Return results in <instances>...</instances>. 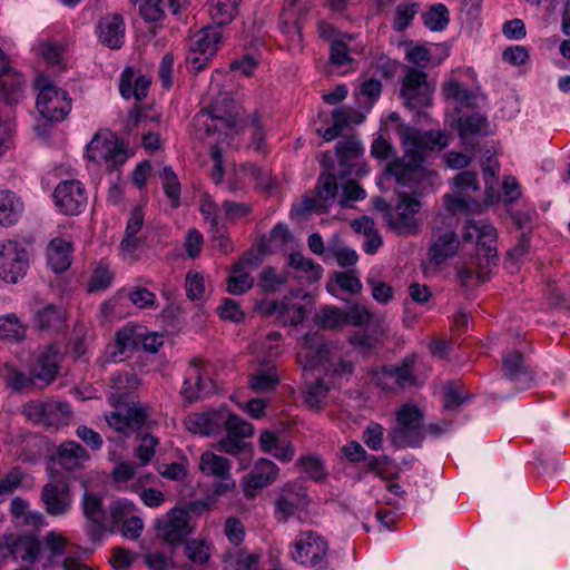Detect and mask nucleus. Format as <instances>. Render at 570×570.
Wrapping results in <instances>:
<instances>
[{
    "label": "nucleus",
    "mask_w": 570,
    "mask_h": 570,
    "mask_svg": "<svg viewBox=\"0 0 570 570\" xmlns=\"http://www.w3.org/2000/svg\"><path fill=\"white\" fill-rule=\"evenodd\" d=\"M448 144V135L442 131L431 130L415 137L412 147L406 149L403 157L387 164L385 176L393 177L397 185L404 187H413L424 180L430 181L436 174L424 168V149L443 148Z\"/></svg>",
    "instance_id": "obj_1"
},
{
    "label": "nucleus",
    "mask_w": 570,
    "mask_h": 570,
    "mask_svg": "<svg viewBox=\"0 0 570 570\" xmlns=\"http://www.w3.org/2000/svg\"><path fill=\"white\" fill-rule=\"evenodd\" d=\"M497 229L485 220L468 219L462 230V237L465 242L475 239L476 243V265L478 273L470 267H461L458 271V277L463 287L487 281L491 268L497 266Z\"/></svg>",
    "instance_id": "obj_2"
},
{
    "label": "nucleus",
    "mask_w": 570,
    "mask_h": 570,
    "mask_svg": "<svg viewBox=\"0 0 570 570\" xmlns=\"http://www.w3.org/2000/svg\"><path fill=\"white\" fill-rule=\"evenodd\" d=\"M387 439L397 449L422 446L425 439L424 412L415 403L402 404L395 412V423L389 429Z\"/></svg>",
    "instance_id": "obj_3"
},
{
    "label": "nucleus",
    "mask_w": 570,
    "mask_h": 570,
    "mask_svg": "<svg viewBox=\"0 0 570 570\" xmlns=\"http://www.w3.org/2000/svg\"><path fill=\"white\" fill-rule=\"evenodd\" d=\"M36 86L39 89L37 108L41 116L51 122L63 120L71 110L69 94L43 77L37 79Z\"/></svg>",
    "instance_id": "obj_4"
},
{
    "label": "nucleus",
    "mask_w": 570,
    "mask_h": 570,
    "mask_svg": "<svg viewBox=\"0 0 570 570\" xmlns=\"http://www.w3.org/2000/svg\"><path fill=\"white\" fill-rule=\"evenodd\" d=\"M328 546L325 539L314 531L302 532L293 544L292 559L314 570H328Z\"/></svg>",
    "instance_id": "obj_5"
},
{
    "label": "nucleus",
    "mask_w": 570,
    "mask_h": 570,
    "mask_svg": "<svg viewBox=\"0 0 570 570\" xmlns=\"http://www.w3.org/2000/svg\"><path fill=\"white\" fill-rule=\"evenodd\" d=\"M89 161L104 165L108 170L122 166L129 158L127 146L115 137L96 134L87 145Z\"/></svg>",
    "instance_id": "obj_6"
},
{
    "label": "nucleus",
    "mask_w": 570,
    "mask_h": 570,
    "mask_svg": "<svg viewBox=\"0 0 570 570\" xmlns=\"http://www.w3.org/2000/svg\"><path fill=\"white\" fill-rule=\"evenodd\" d=\"M29 268V254L23 244L7 239L0 242V278L16 284Z\"/></svg>",
    "instance_id": "obj_7"
},
{
    "label": "nucleus",
    "mask_w": 570,
    "mask_h": 570,
    "mask_svg": "<svg viewBox=\"0 0 570 570\" xmlns=\"http://www.w3.org/2000/svg\"><path fill=\"white\" fill-rule=\"evenodd\" d=\"M222 39L219 27H206L197 31L189 42L186 57L188 68L195 72L203 70L217 51Z\"/></svg>",
    "instance_id": "obj_8"
},
{
    "label": "nucleus",
    "mask_w": 570,
    "mask_h": 570,
    "mask_svg": "<svg viewBox=\"0 0 570 570\" xmlns=\"http://www.w3.org/2000/svg\"><path fill=\"white\" fill-rule=\"evenodd\" d=\"M433 87L428 81L425 71L414 67H405V75L402 79L400 97L405 107L421 109L431 104Z\"/></svg>",
    "instance_id": "obj_9"
},
{
    "label": "nucleus",
    "mask_w": 570,
    "mask_h": 570,
    "mask_svg": "<svg viewBox=\"0 0 570 570\" xmlns=\"http://www.w3.org/2000/svg\"><path fill=\"white\" fill-rule=\"evenodd\" d=\"M311 503V498L302 483L287 482L275 500L274 515L277 522L286 523L292 517L305 512Z\"/></svg>",
    "instance_id": "obj_10"
},
{
    "label": "nucleus",
    "mask_w": 570,
    "mask_h": 570,
    "mask_svg": "<svg viewBox=\"0 0 570 570\" xmlns=\"http://www.w3.org/2000/svg\"><path fill=\"white\" fill-rule=\"evenodd\" d=\"M311 7V0H285L284 2L279 28L293 50H301L303 48L301 22L309 12Z\"/></svg>",
    "instance_id": "obj_11"
},
{
    "label": "nucleus",
    "mask_w": 570,
    "mask_h": 570,
    "mask_svg": "<svg viewBox=\"0 0 570 570\" xmlns=\"http://www.w3.org/2000/svg\"><path fill=\"white\" fill-rule=\"evenodd\" d=\"M422 207L417 198L406 194H400V202L396 205V214H389L387 226L399 236L416 235L420 232V223L416 214Z\"/></svg>",
    "instance_id": "obj_12"
},
{
    "label": "nucleus",
    "mask_w": 570,
    "mask_h": 570,
    "mask_svg": "<svg viewBox=\"0 0 570 570\" xmlns=\"http://www.w3.org/2000/svg\"><path fill=\"white\" fill-rule=\"evenodd\" d=\"M199 470L204 475L215 478V494L222 495L235 488V481L230 473L232 464L225 456L205 451L200 455Z\"/></svg>",
    "instance_id": "obj_13"
},
{
    "label": "nucleus",
    "mask_w": 570,
    "mask_h": 570,
    "mask_svg": "<svg viewBox=\"0 0 570 570\" xmlns=\"http://www.w3.org/2000/svg\"><path fill=\"white\" fill-rule=\"evenodd\" d=\"M23 413L26 416L43 426H58L68 421L71 410L67 403L57 401H31L26 404Z\"/></svg>",
    "instance_id": "obj_14"
},
{
    "label": "nucleus",
    "mask_w": 570,
    "mask_h": 570,
    "mask_svg": "<svg viewBox=\"0 0 570 570\" xmlns=\"http://www.w3.org/2000/svg\"><path fill=\"white\" fill-rule=\"evenodd\" d=\"M146 417V409L139 403L130 402L116 405V410L106 415V422L115 431L127 436L140 430Z\"/></svg>",
    "instance_id": "obj_15"
},
{
    "label": "nucleus",
    "mask_w": 570,
    "mask_h": 570,
    "mask_svg": "<svg viewBox=\"0 0 570 570\" xmlns=\"http://www.w3.org/2000/svg\"><path fill=\"white\" fill-rule=\"evenodd\" d=\"M55 204L66 215L80 214L87 206L85 186L76 179L60 181L53 191Z\"/></svg>",
    "instance_id": "obj_16"
},
{
    "label": "nucleus",
    "mask_w": 570,
    "mask_h": 570,
    "mask_svg": "<svg viewBox=\"0 0 570 570\" xmlns=\"http://www.w3.org/2000/svg\"><path fill=\"white\" fill-rule=\"evenodd\" d=\"M454 187L455 194L445 196L448 209L461 212L471 210L472 207L478 206L471 197V194L479 189L475 173L469 170L459 173L454 178Z\"/></svg>",
    "instance_id": "obj_17"
},
{
    "label": "nucleus",
    "mask_w": 570,
    "mask_h": 570,
    "mask_svg": "<svg viewBox=\"0 0 570 570\" xmlns=\"http://www.w3.org/2000/svg\"><path fill=\"white\" fill-rule=\"evenodd\" d=\"M24 79L13 69L6 53L0 49V101L17 105L23 97Z\"/></svg>",
    "instance_id": "obj_18"
},
{
    "label": "nucleus",
    "mask_w": 570,
    "mask_h": 570,
    "mask_svg": "<svg viewBox=\"0 0 570 570\" xmlns=\"http://www.w3.org/2000/svg\"><path fill=\"white\" fill-rule=\"evenodd\" d=\"M41 501L48 514L53 517L66 515L72 505L69 485L63 480H52L41 490Z\"/></svg>",
    "instance_id": "obj_19"
},
{
    "label": "nucleus",
    "mask_w": 570,
    "mask_h": 570,
    "mask_svg": "<svg viewBox=\"0 0 570 570\" xmlns=\"http://www.w3.org/2000/svg\"><path fill=\"white\" fill-rule=\"evenodd\" d=\"M81 510L86 519L87 532L92 539H98L108 529V513L102 507L101 498L86 491L81 499Z\"/></svg>",
    "instance_id": "obj_20"
},
{
    "label": "nucleus",
    "mask_w": 570,
    "mask_h": 570,
    "mask_svg": "<svg viewBox=\"0 0 570 570\" xmlns=\"http://www.w3.org/2000/svg\"><path fill=\"white\" fill-rule=\"evenodd\" d=\"M188 513L183 509H171L167 517L157 520L158 535L170 544L180 542L188 533Z\"/></svg>",
    "instance_id": "obj_21"
},
{
    "label": "nucleus",
    "mask_w": 570,
    "mask_h": 570,
    "mask_svg": "<svg viewBox=\"0 0 570 570\" xmlns=\"http://www.w3.org/2000/svg\"><path fill=\"white\" fill-rule=\"evenodd\" d=\"M460 240L451 228H438L433 232L432 244L429 248L430 262L439 266L453 257L459 249Z\"/></svg>",
    "instance_id": "obj_22"
},
{
    "label": "nucleus",
    "mask_w": 570,
    "mask_h": 570,
    "mask_svg": "<svg viewBox=\"0 0 570 570\" xmlns=\"http://www.w3.org/2000/svg\"><path fill=\"white\" fill-rule=\"evenodd\" d=\"M225 421L226 406H220L217 410L190 414L185 423L188 431L208 436L220 432Z\"/></svg>",
    "instance_id": "obj_23"
},
{
    "label": "nucleus",
    "mask_w": 570,
    "mask_h": 570,
    "mask_svg": "<svg viewBox=\"0 0 570 570\" xmlns=\"http://www.w3.org/2000/svg\"><path fill=\"white\" fill-rule=\"evenodd\" d=\"M215 383L204 368L191 365L184 381L181 393L188 402L206 397L215 392Z\"/></svg>",
    "instance_id": "obj_24"
},
{
    "label": "nucleus",
    "mask_w": 570,
    "mask_h": 570,
    "mask_svg": "<svg viewBox=\"0 0 570 570\" xmlns=\"http://www.w3.org/2000/svg\"><path fill=\"white\" fill-rule=\"evenodd\" d=\"M125 30L124 19L118 13L101 17L96 27L99 41L110 49H119L124 45Z\"/></svg>",
    "instance_id": "obj_25"
},
{
    "label": "nucleus",
    "mask_w": 570,
    "mask_h": 570,
    "mask_svg": "<svg viewBox=\"0 0 570 570\" xmlns=\"http://www.w3.org/2000/svg\"><path fill=\"white\" fill-rule=\"evenodd\" d=\"M504 376L514 383L519 390H527L533 381L532 372L524 363L523 355L517 351L507 353L502 360Z\"/></svg>",
    "instance_id": "obj_26"
},
{
    "label": "nucleus",
    "mask_w": 570,
    "mask_h": 570,
    "mask_svg": "<svg viewBox=\"0 0 570 570\" xmlns=\"http://www.w3.org/2000/svg\"><path fill=\"white\" fill-rule=\"evenodd\" d=\"M278 466L268 459H261L256 462L254 470L248 475L244 489L246 498H253L256 491L273 483L277 475Z\"/></svg>",
    "instance_id": "obj_27"
},
{
    "label": "nucleus",
    "mask_w": 570,
    "mask_h": 570,
    "mask_svg": "<svg viewBox=\"0 0 570 570\" xmlns=\"http://www.w3.org/2000/svg\"><path fill=\"white\" fill-rule=\"evenodd\" d=\"M9 552L14 559L28 563H35L41 551V542L33 533H23L19 535H7Z\"/></svg>",
    "instance_id": "obj_28"
},
{
    "label": "nucleus",
    "mask_w": 570,
    "mask_h": 570,
    "mask_svg": "<svg viewBox=\"0 0 570 570\" xmlns=\"http://www.w3.org/2000/svg\"><path fill=\"white\" fill-rule=\"evenodd\" d=\"M458 130L462 144L466 147H474V138L487 136L490 132L488 119L480 114L461 116L458 119Z\"/></svg>",
    "instance_id": "obj_29"
},
{
    "label": "nucleus",
    "mask_w": 570,
    "mask_h": 570,
    "mask_svg": "<svg viewBox=\"0 0 570 570\" xmlns=\"http://www.w3.org/2000/svg\"><path fill=\"white\" fill-rule=\"evenodd\" d=\"M72 244L62 238H53L47 247V262L55 273H63L71 265Z\"/></svg>",
    "instance_id": "obj_30"
},
{
    "label": "nucleus",
    "mask_w": 570,
    "mask_h": 570,
    "mask_svg": "<svg viewBox=\"0 0 570 570\" xmlns=\"http://www.w3.org/2000/svg\"><path fill=\"white\" fill-rule=\"evenodd\" d=\"M254 257L244 256L234 267L233 275L228 277L227 291L232 295H240L250 289L254 285V278L248 268L254 266Z\"/></svg>",
    "instance_id": "obj_31"
},
{
    "label": "nucleus",
    "mask_w": 570,
    "mask_h": 570,
    "mask_svg": "<svg viewBox=\"0 0 570 570\" xmlns=\"http://www.w3.org/2000/svg\"><path fill=\"white\" fill-rule=\"evenodd\" d=\"M24 205L21 198L11 190H0V226L10 227L18 223Z\"/></svg>",
    "instance_id": "obj_32"
},
{
    "label": "nucleus",
    "mask_w": 570,
    "mask_h": 570,
    "mask_svg": "<svg viewBox=\"0 0 570 570\" xmlns=\"http://www.w3.org/2000/svg\"><path fill=\"white\" fill-rule=\"evenodd\" d=\"M60 355L53 347L48 346L39 353L37 364L33 368V374L37 379L45 383H51L57 373Z\"/></svg>",
    "instance_id": "obj_33"
},
{
    "label": "nucleus",
    "mask_w": 570,
    "mask_h": 570,
    "mask_svg": "<svg viewBox=\"0 0 570 570\" xmlns=\"http://www.w3.org/2000/svg\"><path fill=\"white\" fill-rule=\"evenodd\" d=\"M87 460L88 452L76 441L63 442L58 449L59 464L68 471L80 468Z\"/></svg>",
    "instance_id": "obj_34"
},
{
    "label": "nucleus",
    "mask_w": 570,
    "mask_h": 570,
    "mask_svg": "<svg viewBox=\"0 0 570 570\" xmlns=\"http://www.w3.org/2000/svg\"><path fill=\"white\" fill-rule=\"evenodd\" d=\"M242 0H208L209 14L217 26H224L234 20Z\"/></svg>",
    "instance_id": "obj_35"
},
{
    "label": "nucleus",
    "mask_w": 570,
    "mask_h": 570,
    "mask_svg": "<svg viewBox=\"0 0 570 570\" xmlns=\"http://www.w3.org/2000/svg\"><path fill=\"white\" fill-rule=\"evenodd\" d=\"M35 320L42 331H60L65 324V311L49 304L36 313Z\"/></svg>",
    "instance_id": "obj_36"
},
{
    "label": "nucleus",
    "mask_w": 570,
    "mask_h": 570,
    "mask_svg": "<svg viewBox=\"0 0 570 570\" xmlns=\"http://www.w3.org/2000/svg\"><path fill=\"white\" fill-rule=\"evenodd\" d=\"M279 383L274 366L261 367L250 375L249 386L256 393L272 392Z\"/></svg>",
    "instance_id": "obj_37"
},
{
    "label": "nucleus",
    "mask_w": 570,
    "mask_h": 570,
    "mask_svg": "<svg viewBox=\"0 0 570 570\" xmlns=\"http://www.w3.org/2000/svg\"><path fill=\"white\" fill-rule=\"evenodd\" d=\"M417 361L419 356L416 354H409L399 364L393 365L397 387L404 389L415 384Z\"/></svg>",
    "instance_id": "obj_38"
},
{
    "label": "nucleus",
    "mask_w": 570,
    "mask_h": 570,
    "mask_svg": "<svg viewBox=\"0 0 570 570\" xmlns=\"http://www.w3.org/2000/svg\"><path fill=\"white\" fill-rule=\"evenodd\" d=\"M383 334L381 326H362L350 335V343L357 348L370 351L374 348Z\"/></svg>",
    "instance_id": "obj_39"
},
{
    "label": "nucleus",
    "mask_w": 570,
    "mask_h": 570,
    "mask_svg": "<svg viewBox=\"0 0 570 570\" xmlns=\"http://www.w3.org/2000/svg\"><path fill=\"white\" fill-rule=\"evenodd\" d=\"M224 563L225 570H259L258 556L247 551L229 552Z\"/></svg>",
    "instance_id": "obj_40"
},
{
    "label": "nucleus",
    "mask_w": 570,
    "mask_h": 570,
    "mask_svg": "<svg viewBox=\"0 0 570 570\" xmlns=\"http://www.w3.org/2000/svg\"><path fill=\"white\" fill-rule=\"evenodd\" d=\"M289 278L287 272L278 273L274 267H265L259 274L258 285L264 292L274 293L279 291Z\"/></svg>",
    "instance_id": "obj_41"
},
{
    "label": "nucleus",
    "mask_w": 570,
    "mask_h": 570,
    "mask_svg": "<svg viewBox=\"0 0 570 570\" xmlns=\"http://www.w3.org/2000/svg\"><path fill=\"white\" fill-rule=\"evenodd\" d=\"M449 10L443 3H436L423 13V22L432 31H441L449 24Z\"/></svg>",
    "instance_id": "obj_42"
},
{
    "label": "nucleus",
    "mask_w": 570,
    "mask_h": 570,
    "mask_svg": "<svg viewBox=\"0 0 570 570\" xmlns=\"http://www.w3.org/2000/svg\"><path fill=\"white\" fill-rule=\"evenodd\" d=\"M159 177L161 179L164 191L171 202V206L175 208L178 207L180 198V184L178 181L177 175L174 173L171 167L165 166L159 171Z\"/></svg>",
    "instance_id": "obj_43"
},
{
    "label": "nucleus",
    "mask_w": 570,
    "mask_h": 570,
    "mask_svg": "<svg viewBox=\"0 0 570 570\" xmlns=\"http://www.w3.org/2000/svg\"><path fill=\"white\" fill-rule=\"evenodd\" d=\"M328 387L324 384L322 379H317L314 383L306 385L304 390V402L313 410H318L324 405L327 396Z\"/></svg>",
    "instance_id": "obj_44"
},
{
    "label": "nucleus",
    "mask_w": 570,
    "mask_h": 570,
    "mask_svg": "<svg viewBox=\"0 0 570 570\" xmlns=\"http://www.w3.org/2000/svg\"><path fill=\"white\" fill-rule=\"evenodd\" d=\"M382 94V83L377 79L364 80L355 91V97L360 105L372 106Z\"/></svg>",
    "instance_id": "obj_45"
},
{
    "label": "nucleus",
    "mask_w": 570,
    "mask_h": 570,
    "mask_svg": "<svg viewBox=\"0 0 570 570\" xmlns=\"http://www.w3.org/2000/svg\"><path fill=\"white\" fill-rule=\"evenodd\" d=\"M302 471L313 481L320 482L326 476V469L324 462L315 455H305L297 460Z\"/></svg>",
    "instance_id": "obj_46"
},
{
    "label": "nucleus",
    "mask_w": 570,
    "mask_h": 570,
    "mask_svg": "<svg viewBox=\"0 0 570 570\" xmlns=\"http://www.w3.org/2000/svg\"><path fill=\"white\" fill-rule=\"evenodd\" d=\"M26 328L16 315L0 317V336L9 341H20L24 337Z\"/></svg>",
    "instance_id": "obj_47"
},
{
    "label": "nucleus",
    "mask_w": 570,
    "mask_h": 570,
    "mask_svg": "<svg viewBox=\"0 0 570 570\" xmlns=\"http://www.w3.org/2000/svg\"><path fill=\"white\" fill-rule=\"evenodd\" d=\"M67 540L66 538L55 531L47 533L43 540V550L48 554V561L50 563L65 554Z\"/></svg>",
    "instance_id": "obj_48"
},
{
    "label": "nucleus",
    "mask_w": 570,
    "mask_h": 570,
    "mask_svg": "<svg viewBox=\"0 0 570 570\" xmlns=\"http://www.w3.org/2000/svg\"><path fill=\"white\" fill-rule=\"evenodd\" d=\"M247 125L252 129L249 148L256 153H265L266 138L264 126L259 115H250Z\"/></svg>",
    "instance_id": "obj_49"
},
{
    "label": "nucleus",
    "mask_w": 570,
    "mask_h": 570,
    "mask_svg": "<svg viewBox=\"0 0 570 570\" xmlns=\"http://www.w3.org/2000/svg\"><path fill=\"white\" fill-rule=\"evenodd\" d=\"M134 504L126 500H116L111 503L108 514V528L122 524L134 512Z\"/></svg>",
    "instance_id": "obj_50"
},
{
    "label": "nucleus",
    "mask_w": 570,
    "mask_h": 570,
    "mask_svg": "<svg viewBox=\"0 0 570 570\" xmlns=\"http://www.w3.org/2000/svg\"><path fill=\"white\" fill-rule=\"evenodd\" d=\"M371 381L384 391H394L397 387L393 365H382L372 370Z\"/></svg>",
    "instance_id": "obj_51"
},
{
    "label": "nucleus",
    "mask_w": 570,
    "mask_h": 570,
    "mask_svg": "<svg viewBox=\"0 0 570 570\" xmlns=\"http://www.w3.org/2000/svg\"><path fill=\"white\" fill-rule=\"evenodd\" d=\"M417 12L419 6L416 3L399 4L395 9L393 29L399 32L404 31L411 24Z\"/></svg>",
    "instance_id": "obj_52"
},
{
    "label": "nucleus",
    "mask_w": 570,
    "mask_h": 570,
    "mask_svg": "<svg viewBox=\"0 0 570 570\" xmlns=\"http://www.w3.org/2000/svg\"><path fill=\"white\" fill-rule=\"evenodd\" d=\"M239 171L255 180L257 187L261 189L266 191L271 190L272 179L269 174L266 170L259 168L256 164L245 163L239 167Z\"/></svg>",
    "instance_id": "obj_53"
},
{
    "label": "nucleus",
    "mask_w": 570,
    "mask_h": 570,
    "mask_svg": "<svg viewBox=\"0 0 570 570\" xmlns=\"http://www.w3.org/2000/svg\"><path fill=\"white\" fill-rule=\"evenodd\" d=\"M140 3L139 13L148 22H156L164 18L163 0H130Z\"/></svg>",
    "instance_id": "obj_54"
},
{
    "label": "nucleus",
    "mask_w": 570,
    "mask_h": 570,
    "mask_svg": "<svg viewBox=\"0 0 570 570\" xmlns=\"http://www.w3.org/2000/svg\"><path fill=\"white\" fill-rule=\"evenodd\" d=\"M316 188H317L318 197L324 203L334 200L338 193V184H337L336 177L333 174H322L318 177Z\"/></svg>",
    "instance_id": "obj_55"
},
{
    "label": "nucleus",
    "mask_w": 570,
    "mask_h": 570,
    "mask_svg": "<svg viewBox=\"0 0 570 570\" xmlns=\"http://www.w3.org/2000/svg\"><path fill=\"white\" fill-rule=\"evenodd\" d=\"M226 429L227 433L240 436L243 439L252 435L253 426L250 423L242 420L237 415L230 413L226 407V421L224 422L223 429Z\"/></svg>",
    "instance_id": "obj_56"
},
{
    "label": "nucleus",
    "mask_w": 570,
    "mask_h": 570,
    "mask_svg": "<svg viewBox=\"0 0 570 570\" xmlns=\"http://www.w3.org/2000/svg\"><path fill=\"white\" fill-rule=\"evenodd\" d=\"M444 92L448 98H452L456 102L470 106L474 99L473 92L464 85L456 80H450L444 85Z\"/></svg>",
    "instance_id": "obj_57"
},
{
    "label": "nucleus",
    "mask_w": 570,
    "mask_h": 570,
    "mask_svg": "<svg viewBox=\"0 0 570 570\" xmlns=\"http://www.w3.org/2000/svg\"><path fill=\"white\" fill-rule=\"evenodd\" d=\"M141 334L137 333L136 330L125 327L117 332L116 346L120 354L127 351L135 350L140 343Z\"/></svg>",
    "instance_id": "obj_58"
},
{
    "label": "nucleus",
    "mask_w": 570,
    "mask_h": 570,
    "mask_svg": "<svg viewBox=\"0 0 570 570\" xmlns=\"http://www.w3.org/2000/svg\"><path fill=\"white\" fill-rule=\"evenodd\" d=\"M362 150L361 142L354 137H345L336 144V154L341 164H344L350 158L357 157Z\"/></svg>",
    "instance_id": "obj_59"
},
{
    "label": "nucleus",
    "mask_w": 570,
    "mask_h": 570,
    "mask_svg": "<svg viewBox=\"0 0 570 570\" xmlns=\"http://www.w3.org/2000/svg\"><path fill=\"white\" fill-rule=\"evenodd\" d=\"M330 257H334L341 267L353 266L356 264L358 258L357 253L354 249L332 245L327 247L325 261H328Z\"/></svg>",
    "instance_id": "obj_60"
},
{
    "label": "nucleus",
    "mask_w": 570,
    "mask_h": 570,
    "mask_svg": "<svg viewBox=\"0 0 570 570\" xmlns=\"http://www.w3.org/2000/svg\"><path fill=\"white\" fill-rule=\"evenodd\" d=\"M347 45L342 40H333L330 47V62L336 67H343L352 62Z\"/></svg>",
    "instance_id": "obj_61"
},
{
    "label": "nucleus",
    "mask_w": 570,
    "mask_h": 570,
    "mask_svg": "<svg viewBox=\"0 0 570 570\" xmlns=\"http://www.w3.org/2000/svg\"><path fill=\"white\" fill-rule=\"evenodd\" d=\"M320 324L325 328H337L346 324V316L338 307H325L320 316Z\"/></svg>",
    "instance_id": "obj_62"
},
{
    "label": "nucleus",
    "mask_w": 570,
    "mask_h": 570,
    "mask_svg": "<svg viewBox=\"0 0 570 570\" xmlns=\"http://www.w3.org/2000/svg\"><path fill=\"white\" fill-rule=\"evenodd\" d=\"M112 273L105 264H99L94 271L89 283V292L104 291L111 285Z\"/></svg>",
    "instance_id": "obj_63"
},
{
    "label": "nucleus",
    "mask_w": 570,
    "mask_h": 570,
    "mask_svg": "<svg viewBox=\"0 0 570 570\" xmlns=\"http://www.w3.org/2000/svg\"><path fill=\"white\" fill-rule=\"evenodd\" d=\"M185 553L187 558L198 564H203L209 559V548L203 541L191 540L185 544Z\"/></svg>",
    "instance_id": "obj_64"
}]
</instances>
